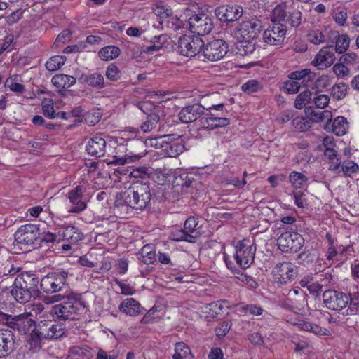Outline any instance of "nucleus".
Instances as JSON below:
<instances>
[{
  "mask_svg": "<svg viewBox=\"0 0 359 359\" xmlns=\"http://www.w3.org/2000/svg\"><path fill=\"white\" fill-rule=\"evenodd\" d=\"M292 195L294 199V203L297 207L304 208L307 206L306 194L304 191L302 190H293Z\"/></svg>",
  "mask_w": 359,
  "mask_h": 359,
  "instance_id": "61",
  "label": "nucleus"
},
{
  "mask_svg": "<svg viewBox=\"0 0 359 359\" xmlns=\"http://www.w3.org/2000/svg\"><path fill=\"white\" fill-rule=\"evenodd\" d=\"M15 337L8 329L0 330V358L10 355L15 349Z\"/></svg>",
  "mask_w": 359,
  "mask_h": 359,
  "instance_id": "22",
  "label": "nucleus"
},
{
  "mask_svg": "<svg viewBox=\"0 0 359 359\" xmlns=\"http://www.w3.org/2000/svg\"><path fill=\"white\" fill-rule=\"evenodd\" d=\"M203 46L204 42L198 36L184 35L178 41L180 53L187 57H191L198 55V59H201V50Z\"/></svg>",
  "mask_w": 359,
  "mask_h": 359,
  "instance_id": "8",
  "label": "nucleus"
},
{
  "mask_svg": "<svg viewBox=\"0 0 359 359\" xmlns=\"http://www.w3.org/2000/svg\"><path fill=\"white\" fill-rule=\"evenodd\" d=\"M168 36L165 34H161L157 37H155V41L153 44L146 47L144 50L147 53H153L162 49L164 46V43L167 41Z\"/></svg>",
  "mask_w": 359,
  "mask_h": 359,
  "instance_id": "47",
  "label": "nucleus"
},
{
  "mask_svg": "<svg viewBox=\"0 0 359 359\" xmlns=\"http://www.w3.org/2000/svg\"><path fill=\"white\" fill-rule=\"evenodd\" d=\"M137 107L143 113L147 114V116L154 112L158 114L160 111L159 107L155 106L153 102L150 101L141 102L138 103Z\"/></svg>",
  "mask_w": 359,
  "mask_h": 359,
  "instance_id": "59",
  "label": "nucleus"
},
{
  "mask_svg": "<svg viewBox=\"0 0 359 359\" xmlns=\"http://www.w3.org/2000/svg\"><path fill=\"white\" fill-rule=\"evenodd\" d=\"M327 259L330 261H340L341 260L339 255H338L337 250L335 248V243L334 241H330L327 250L326 252Z\"/></svg>",
  "mask_w": 359,
  "mask_h": 359,
  "instance_id": "64",
  "label": "nucleus"
},
{
  "mask_svg": "<svg viewBox=\"0 0 359 359\" xmlns=\"http://www.w3.org/2000/svg\"><path fill=\"white\" fill-rule=\"evenodd\" d=\"M262 87L261 82L252 79L244 83L241 86V90L245 93L251 94L261 90Z\"/></svg>",
  "mask_w": 359,
  "mask_h": 359,
  "instance_id": "50",
  "label": "nucleus"
},
{
  "mask_svg": "<svg viewBox=\"0 0 359 359\" xmlns=\"http://www.w3.org/2000/svg\"><path fill=\"white\" fill-rule=\"evenodd\" d=\"M69 353L70 355L78 357V359H83L88 357L90 350L87 346H76L69 348Z\"/></svg>",
  "mask_w": 359,
  "mask_h": 359,
  "instance_id": "55",
  "label": "nucleus"
},
{
  "mask_svg": "<svg viewBox=\"0 0 359 359\" xmlns=\"http://www.w3.org/2000/svg\"><path fill=\"white\" fill-rule=\"evenodd\" d=\"M160 120V116L157 112L151 113L147 116L146 121H144L140 126V129L143 133H149L156 128L157 123Z\"/></svg>",
  "mask_w": 359,
  "mask_h": 359,
  "instance_id": "43",
  "label": "nucleus"
},
{
  "mask_svg": "<svg viewBox=\"0 0 359 359\" xmlns=\"http://www.w3.org/2000/svg\"><path fill=\"white\" fill-rule=\"evenodd\" d=\"M236 311L244 313H250L253 316H260L263 313L264 310L262 306L257 304L241 303L236 306Z\"/></svg>",
  "mask_w": 359,
  "mask_h": 359,
  "instance_id": "44",
  "label": "nucleus"
},
{
  "mask_svg": "<svg viewBox=\"0 0 359 359\" xmlns=\"http://www.w3.org/2000/svg\"><path fill=\"white\" fill-rule=\"evenodd\" d=\"M152 9L156 15L162 18H167L172 13L170 8L162 1L156 2Z\"/></svg>",
  "mask_w": 359,
  "mask_h": 359,
  "instance_id": "52",
  "label": "nucleus"
},
{
  "mask_svg": "<svg viewBox=\"0 0 359 359\" xmlns=\"http://www.w3.org/2000/svg\"><path fill=\"white\" fill-rule=\"evenodd\" d=\"M151 189L147 182L136 181L125 191L116 194L115 206L116 208L130 207L142 210L150 203Z\"/></svg>",
  "mask_w": 359,
  "mask_h": 359,
  "instance_id": "2",
  "label": "nucleus"
},
{
  "mask_svg": "<svg viewBox=\"0 0 359 359\" xmlns=\"http://www.w3.org/2000/svg\"><path fill=\"white\" fill-rule=\"evenodd\" d=\"M288 77L290 79L295 80L300 89L302 86L308 87L310 86L314 79L315 74L309 69H304L291 72Z\"/></svg>",
  "mask_w": 359,
  "mask_h": 359,
  "instance_id": "25",
  "label": "nucleus"
},
{
  "mask_svg": "<svg viewBox=\"0 0 359 359\" xmlns=\"http://www.w3.org/2000/svg\"><path fill=\"white\" fill-rule=\"evenodd\" d=\"M289 181L293 188V190L299 191L306 187L308 178L301 172L292 171L289 175Z\"/></svg>",
  "mask_w": 359,
  "mask_h": 359,
  "instance_id": "33",
  "label": "nucleus"
},
{
  "mask_svg": "<svg viewBox=\"0 0 359 359\" xmlns=\"http://www.w3.org/2000/svg\"><path fill=\"white\" fill-rule=\"evenodd\" d=\"M170 238L172 240L175 241H185L187 242H193V236H189L184 231V229H176L172 231Z\"/></svg>",
  "mask_w": 359,
  "mask_h": 359,
  "instance_id": "60",
  "label": "nucleus"
},
{
  "mask_svg": "<svg viewBox=\"0 0 359 359\" xmlns=\"http://www.w3.org/2000/svg\"><path fill=\"white\" fill-rule=\"evenodd\" d=\"M126 154L123 158H119L117 162L123 165L140 160L147 154L146 140H135L126 144Z\"/></svg>",
  "mask_w": 359,
  "mask_h": 359,
  "instance_id": "13",
  "label": "nucleus"
},
{
  "mask_svg": "<svg viewBox=\"0 0 359 359\" xmlns=\"http://www.w3.org/2000/svg\"><path fill=\"white\" fill-rule=\"evenodd\" d=\"M193 355L189 347L184 342H178L175 346L173 359H192Z\"/></svg>",
  "mask_w": 359,
  "mask_h": 359,
  "instance_id": "40",
  "label": "nucleus"
},
{
  "mask_svg": "<svg viewBox=\"0 0 359 359\" xmlns=\"http://www.w3.org/2000/svg\"><path fill=\"white\" fill-rule=\"evenodd\" d=\"M51 82L53 86L58 88H68L76 83V78L72 76L60 74L55 75Z\"/></svg>",
  "mask_w": 359,
  "mask_h": 359,
  "instance_id": "31",
  "label": "nucleus"
},
{
  "mask_svg": "<svg viewBox=\"0 0 359 359\" xmlns=\"http://www.w3.org/2000/svg\"><path fill=\"white\" fill-rule=\"evenodd\" d=\"M11 294L15 300L20 303L27 302L31 298V292L20 283V286L16 285L11 290Z\"/></svg>",
  "mask_w": 359,
  "mask_h": 359,
  "instance_id": "35",
  "label": "nucleus"
},
{
  "mask_svg": "<svg viewBox=\"0 0 359 359\" xmlns=\"http://www.w3.org/2000/svg\"><path fill=\"white\" fill-rule=\"evenodd\" d=\"M42 111L43 115L48 118L53 119L56 117V113L54 110L53 103L51 100L43 101Z\"/></svg>",
  "mask_w": 359,
  "mask_h": 359,
  "instance_id": "63",
  "label": "nucleus"
},
{
  "mask_svg": "<svg viewBox=\"0 0 359 359\" xmlns=\"http://www.w3.org/2000/svg\"><path fill=\"white\" fill-rule=\"evenodd\" d=\"M256 250L250 240L239 241L235 245L233 255L236 264L243 269L250 267L254 262Z\"/></svg>",
  "mask_w": 359,
  "mask_h": 359,
  "instance_id": "7",
  "label": "nucleus"
},
{
  "mask_svg": "<svg viewBox=\"0 0 359 359\" xmlns=\"http://www.w3.org/2000/svg\"><path fill=\"white\" fill-rule=\"evenodd\" d=\"M69 276V272L64 270L49 273L41 279V289L47 294L60 292L67 285Z\"/></svg>",
  "mask_w": 359,
  "mask_h": 359,
  "instance_id": "5",
  "label": "nucleus"
},
{
  "mask_svg": "<svg viewBox=\"0 0 359 359\" xmlns=\"http://www.w3.org/2000/svg\"><path fill=\"white\" fill-rule=\"evenodd\" d=\"M342 171L346 176H351L355 173L358 169V165L353 161H344L341 165Z\"/></svg>",
  "mask_w": 359,
  "mask_h": 359,
  "instance_id": "62",
  "label": "nucleus"
},
{
  "mask_svg": "<svg viewBox=\"0 0 359 359\" xmlns=\"http://www.w3.org/2000/svg\"><path fill=\"white\" fill-rule=\"evenodd\" d=\"M36 327L43 339H57L65 334L62 325L51 320H41Z\"/></svg>",
  "mask_w": 359,
  "mask_h": 359,
  "instance_id": "18",
  "label": "nucleus"
},
{
  "mask_svg": "<svg viewBox=\"0 0 359 359\" xmlns=\"http://www.w3.org/2000/svg\"><path fill=\"white\" fill-rule=\"evenodd\" d=\"M224 107V104H219L205 109L203 116L199 119L201 128L212 130L228 126L230 123L229 119L222 116Z\"/></svg>",
  "mask_w": 359,
  "mask_h": 359,
  "instance_id": "3",
  "label": "nucleus"
},
{
  "mask_svg": "<svg viewBox=\"0 0 359 359\" xmlns=\"http://www.w3.org/2000/svg\"><path fill=\"white\" fill-rule=\"evenodd\" d=\"M224 259L228 269L232 270V271L236 276V278L240 281L245 283L250 289H255L257 287L258 284L252 277L248 276L245 273H243V271H241V270L234 269L235 267L233 266V264L229 260L228 256L226 255V253L224 254Z\"/></svg>",
  "mask_w": 359,
  "mask_h": 359,
  "instance_id": "27",
  "label": "nucleus"
},
{
  "mask_svg": "<svg viewBox=\"0 0 359 359\" xmlns=\"http://www.w3.org/2000/svg\"><path fill=\"white\" fill-rule=\"evenodd\" d=\"M61 236L65 240L76 243L83 238V234L74 226L68 225L62 226L60 231Z\"/></svg>",
  "mask_w": 359,
  "mask_h": 359,
  "instance_id": "30",
  "label": "nucleus"
},
{
  "mask_svg": "<svg viewBox=\"0 0 359 359\" xmlns=\"http://www.w3.org/2000/svg\"><path fill=\"white\" fill-rule=\"evenodd\" d=\"M299 330L311 332L318 336H329L330 332L325 328H323L317 324L309 321L299 320L294 323Z\"/></svg>",
  "mask_w": 359,
  "mask_h": 359,
  "instance_id": "28",
  "label": "nucleus"
},
{
  "mask_svg": "<svg viewBox=\"0 0 359 359\" xmlns=\"http://www.w3.org/2000/svg\"><path fill=\"white\" fill-rule=\"evenodd\" d=\"M324 156L328 160L330 170L336 171L339 169L341 167V160L334 148L329 147V149H325Z\"/></svg>",
  "mask_w": 359,
  "mask_h": 359,
  "instance_id": "34",
  "label": "nucleus"
},
{
  "mask_svg": "<svg viewBox=\"0 0 359 359\" xmlns=\"http://www.w3.org/2000/svg\"><path fill=\"white\" fill-rule=\"evenodd\" d=\"M243 8L238 5H223L215 9V15L220 21L234 22L243 15Z\"/></svg>",
  "mask_w": 359,
  "mask_h": 359,
  "instance_id": "19",
  "label": "nucleus"
},
{
  "mask_svg": "<svg viewBox=\"0 0 359 359\" xmlns=\"http://www.w3.org/2000/svg\"><path fill=\"white\" fill-rule=\"evenodd\" d=\"M65 61L66 57L65 56L55 55L46 62V67L49 71H56L65 64Z\"/></svg>",
  "mask_w": 359,
  "mask_h": 359,
  "instance_id": "48",
  "label": "nucleus"
},
{
  "mask_svg": "<svg viewBox=\"0 0 359 359\" xmlns=\"http://www.w3.org/2000/svg\"><path fill=\"white\" fill-rule=\"evenodd\" d=\"M323 127L328 132L332 131L337 136H343L347 133L348 123L344 116H337L332 122L324 124Z\"/></svg>",
  "mask_w": 359,
  "mask_h": 359,
  "instance_id": "26",
  "label": "nucleus"
},
{
  "mask_svg": "<svg viewBox=\"0 0 359 359\" xmlns=\"http://www.w3.org/2000/svg\"><path fill=\"white\" fill-rule=\"evenodd\" d=\"M312 122L311 117L297 116L292 120V126L294 130L304 132L311 127Z\"/></svg>",
  "mask_w": 359,
  "mask_h": 359,
  "instance_id": "39",
  "label": "nucleus"
},
{
  "mask_svg": "<svg viewBox=\"0 0 359 359\" xmlns=\"http://www.w3.org/2000/svg\"><path fill=\"white\" fill-rule=\"evenodd\" d=\"M312 93L308 90L302 92L296 98L294 107L298 109H303L306 104L310 103L311 100Z\"/></svg>",
  "mask_w": 359,
  "mask_h": 359,
  "instance_id": "49",
  "label": "nucleus"
},
{
  "mask_svg": "<svg viewBox=\"0 0 359 359\" xmlns=\"http://www.w3.org/2000/svg\"><path fill=\"white\" fill-rule=\"evenodd\" d=\"M263 25L260 20L257 18L244 19L235 28V36L243 41H252L260 34Z\"/></svg>",
  "mask_w": 359,
  "mask_h": 359,
  "instance_id": "6",
  "label": "nucleus"
},
{
  "mask_svg": "<svg viewBox=\"0 0 359 359\" xmlns=\"http://www.w3.org/2000/svg\"><path fill=\"white\" fill-rule=\"evenodd\" d=\"M79 81L81 83H86L89 86L97 89H102L105 87L104 76L97 72L82 74L79 78Z\"/></svg>",
  "mask_w": 359,
  "mask_h": 359,
  "instance_id": "29",
  "label": "nucleus"
},
{
  "mask_svg": "<svg viewBox=\"0 0 359 359\" xmlns=\"http://www.w3.org/2000/svg\"><path fill=\"white\" fill-rule=\"evenodd\" d=\"M302 14L299 10H294L287 14L285 22L290 25L293 27H297L302 23Z\"/></svg>",
  "mask_w": 359,
  "mask_h": 359,
  "instance_id": "54",
  "label": "nucleus"
},
{
  "mask_svg": "<svg viewBox=\"0 0 359 359\" xmlns=\"http://www.w3.org/2000/svg\"><path fill=\"white\" fill-rule=\"evenodd\" d=\"M198 224V219L195 217H189L184 224V229L185 232L189 236H193V241L200 236Z\"/></svg>",
  "mask_w": 359,
  "mask_h": 359,
  "instance_id": "41",
  "label": "nucleus"
},
{
  "mask_svg": "<svg viewBox=\"0 0 359 359\" xmlns=\"http://www.w3.org/2000/svg\"><path fill=\"white\" fill-rule=\"evenodd\" d=\"M120 54V49L115 46H107L100 50L98 56L102 60L109 61L116 58Z\"/></svg>",
  "mask_w": 359,
  "mask_h": 359,
  "instance_id": "37",
  "label": "nucleus"
},
{
  "mask_svg": "<svg viewBox=\"0 0 359 359\" xmlns=\"http://www.w3.org/2000/svg\"><path fill=\"white\" fill-rule=\"evenodd\" d=\"M43 339V337L39 334L37 327H36L34 330L29 339L27 341L28 345L29 346V350H31L33 353L38 352L41 348V340Z\"/></svg>",
  "mask_w": 359,
  "mask_h": 359,
  "instance_id": "45",
  "label": "nucleus"
},
{
  "mask_svg": "<svg viewBox=\"0 0 359 359\" xmlns=\"http://www.w3.org/2000/svg\"><path fill=\"white\" fill-rule=\"evenodd\" d=\"M184 19L187 20L189 30L198 36L209 34L213 28L212 18L205 13H196L190 9H187Z\"/></svg>",
  "mask_w": 359,
  "mask_h": 359,
  "instance_id": "4",
  "label": "nucleus"
},
{
  "mask_svg": "<svg viewBox=\"0 0 359 359\" xmlns=\"http://www.w3.org/2000/svg\"><path fill=\"white\" fill-rule=\"evenodd\" d=\"M325 306L334 311H339L346 307L349 303L348 294L334 290H328L323 294Z\"/></svg>",
  "mask_w": 359,
  "mask_h": 359,
  "instance_id": "14",
  "label": "nucleus"
},
{
  "mask_svg": "<svg viewBox=\"0 0 359 359\" xmlns=\"http://www.w3.org/2000/svg\"><path fill=\"white\" fill-rule=\"evenodd\" d=\"M86 148L89 155L101 157L106 152V140L100 135H95L88 140Z\"/></svg>",
  "mask_w": 359,
  "mask_h": 359,
  "instance_id": "23",
  "label": "nucleus"
},
{
  "mask_svg": "<svg viewBox=\"0 0 359 359\" xmlns=\"http://www.w3.org/2000/svg\"><path fill=\"white\" fill-rule=\"evenodd\" d=\"M348 86L343 82L336 83L331 89V94L337 100H342L347 94Z\"/></svg>",
  "mask_w": 359,
  "mask_h": 359,
  "instance_id": "51",
  "label": "nucleus"
},
{
  "mask_svg": "<svg viewBox=\"0 0 359 359\" xmlns=\"http://www.w3.org/2000/svg\"><path fill=\"white\" fill-rule=\"evenodd\" d=\"M310 114L313 121L325 123V124L330 123L332 118V114L329 110L322 111H313Z\"/></svg>",
  "mask_w": 359,
  "mask_h": 359,
  "instance_id": "46",
  "label": "nucleus"
},
{
  "mask_svg": "<svg viewBox=\"0 0 359 359\" xmlns=\"http://www.w3.org/2000/svg\"><path fill=\"white\" fill-rule=\"evenodd\" d=\"M278 248L285 252H297L304 243L302 236L294 231L283 233L277 240Z\"/></svg>",
  "mask_w": 359,
  "mask_h": 359,
  "instance_id": "10",
  "label": "nucleus"
},
{
  "mask_svg": "<svg viewBox=\"0 0 359 359\" xmlns=\"http://www.w3.org/2000/svg\"><path fill=\"white\" fill-rule=\"evenodd\" d=\"M287 3L286 2H282L279 4H278L272 12V21L273 23L276 21L280 22V21H285L287 17V14L289 12L287 11Z\"/></svg>",
  "mask_w": 359,
  "mask_h": 359,
  "instance_id": "42",
  "label": "nucleus"
},
{
  "mask_svg": "<svg viewBox=\"0 0 359 359\" xmlns=\"http://www.w3.org/2000/svg\"><path fill=\"white\" fill-rule=\"evenodd\" d=\"M15 79V76L8 78L6 81L5 86L14 93H24L25 91V86L17 83Z\"/></svg>",
  "mask_w": 359,
  "mask_h": 359,
  "instance_id": "58",
  "label": "nucleus"
},
{
  "mask_svg": "<svg viewBox=\"0 0 359 359\" xmlns=\"http://www.w3.org/2000/svg\"><path fill=\"white\" fill-rule=\"evenodd\" d=\"M205 108L198 104L183 107L178 114L179 119L184 123H189L200 118Z\"/></svg>",
  "mask_w": 359,
  "mask_h": 359,
  "instance_id": "21",
  "label": "nucleus"
},
{
  "mask_svg": "<svg viewBox=\"0 0 359 359\" xmlns=\"http://www.w3.org/2000/svg\"><path fill=\"white\" fill-rule=\"evenodd\" d=\"M349 37L346 34L339 35L337 42L335 48L334 50L339 53H344L346 51L348 48L349 47Z\"/></svg>",
  "mask_w": 359,
  "mask_h": 359,
  "instance_id": "56",
  "label": "nucleus"
},
{
  "mask_svg": "<svg viewBox=\"0 0 359 359\" xmlns=\"http://www.w3.org/2000/svg\"><path fill=\"white\" fill-rule=\"evenodd\" d=\"M120 312L129 316H137L145 310L140 303L134 298L124 299L118 306Z\"/></svg>",
  "mask_w": 359,
  "mask_h": 359,
  "instance_id": "24",
  "label": "nucleus"
},
{
  "mask_svg": "<svg viewBox=\"0 0 359 359\" xmlns=\"http://www.w3.org/2000/svg\"><path fill=\"white\" fill-rule=\"evenodd\" d=\"M184 15L185 12L181 15V17H178L177 15H171L170 14L168 17H167V27L174 31H177L184 28L185 26H188L187 20L184 19Z\"/></svg>",
  "mask_w": 359,
  "mask_h": 359,
  "instance_id": "38",
  "label": "nucleus"
},
{
  "mask_svg": "<svg viewBox=\"0 0 359 359\" xmlns=\"http://www.w3.org/2000/svg\"><path fill=\"white\" fill-rule=\"evenodd\" d=\"M32 313H23L13 317L7 318V323L9 327L17 330L22 334H27L35 327V321L31 318Z\"/></svg>",
  "mask_w": 359,
  "mask_h": 359,
  "instance_id": "16",
  "label": "nucleus"
},
{
  "mask_svg": "<svg viewBox=\"0 0 359 359\" xmlns=\"http://www.w3.org/2000/svg\"><path fill=\"white\" fill-rule=\"evenodd\" d=\"M86 191V187L83 185H77L74 189L70 190L67 196L72 205L69 212L80 213L87 207L84 194Z\"/></svg>",
  "mask_w": 359,
  "mask_h": 359,
  "instance_id": "17",
  "label": "nucleus"
},
{
  "mask_svg": "<svg viewBox=\"0 0 359 359\" xmlns=\"http://www.w3.org/2000/svg\"><path fill=\"white\" fill-rule=\"evenodd\" d=\"M228 48L226 41L222 39H215L203 46L201 57L203 56L209 61H218L226 55Z\"/></svg>",
  "mask_w": 359,
  "mask_h": 359,
  "instance_id": "12",
  "label": "nucleus"
},
{
  "mask_svg": "<svg viewBox=\"0 0 359 359\" xmlns=\"http://www.w3.org/2000/svg\"><path fill=\"white\" fill-rule=\"evenodd\" d=\"M335 60L333 46L323 47L316 55L312 64L318 69H324L331 66Z\"/></svg>",
  "mask_w": 359,
  "mask_h": 359,
  "instance_id": "20",
  "label": "nucleus"
},
{
  "mask_svg": "<svg viewBox=\"0 0 359 359\" xmlns=\"http://www.w3.org/2000/svg\"><path fill=\"white\" fill-rule=\"evenodd\" d=\"M308 40L313 44L318 45L325 41L324 33L319 29H312L308 34Z\"/></svg>",
  "mask_w": 359,
  "mask_h": 359,
  "instance_id": "57",
  "label": "nucleus"
},
{
  "mask_svg": "<svg viewBox=\"0 0 359 359\" xmlns=\"http://www.w3.org/2000/svg\"><path fill=\"white\" fill-rule=\"evenodd\" d=\"M19 279L22 280L24 283L23 285L29 289L30 292L31 290L36 291L38 290V285L40 281L35 275L29 273L22 274V276H19L15 279V284L19 282Z\"/></svg>",
  "mask_w": 359,
  "mask_h": 359,
  "instance_id": "36",
  "label": "nucleus"
},
{
  "mask_svg": "<svg viewBox=\"0 0 359 359\" xmlns=\"http://www.w3.org/2000/svg\"><path fill=\"white\" fill-rule=\"evenodd\" d=\"M14 236L18 243L32 245L40 238V230L35 224H26L18 229Z\"/></svg>",
  "mask_w": 359,
  "mask_h": 359,
  "instance_id": "15",
  "label": "nucleus"
},
{
  "mask_svg": "<svg viewBox=\"0 0 359 359\" xmlns=\"http://www.w3.org/2000/svg\"><path fill=\"white\" fill-rule=\"evenodd\" d=\"M287 34L286 26L274 22L265 29L262 34L263 41L269 46H280L284 43Z\"/></svg>",
  "mask_w": 359,
  "mask_h": 359,
  "instance_id": "11",
  "label": "nucleus"
},
{
  "mask_svg": "<svg viewBox=\"0 0 359 359\" xmlns=\"http://www.w3.org/2000/svg\"><path fill=\"white\" fill-rule=\"evenodd\" d=\"M273 278L279 285H285L297 276V267L289 262L278 263L272 270Z\"/></svg>",
  "mask_w": 359,
  "mask_h": 359,
  "instance_id": "9",
  "label": "nucleus"
},
{
  "mask_svg": "<svg viewBox=\"0 0 359 359\" xmlns=\"http://www.w3.org/2000/svg\"><path fill=\"white\" fill-rule=\"evenodd\" d=\"M65 301L52 306L50 313L60 321L78 320L88 311L87 302L81 294H58L46 299V304Z\"/></svg>",
  "mask_w": 359,
  "mask_h": 359,
  "instance_id": "1",
  "label": "nucleus"
},
{
  "mask_svg": "<svg viewBox=\"0 0 359 359\" xmlns=\"http://www.w3.org/2000/svg\"><path fill=\"white\" fill-rule=\"evenodd\" d=\"M169 139V135H163L156 138L147 139L146 140V143L147 147L151 146L156 149H162L164 151V149H165V145L167 143V140Z\"/></svg>",
  "mask_w": 359,
  "mask_h": 359,
  "instance_id": "53",
  "label": "nucleus"
},
{
  "mask_svg": "<svg viewBox=\"0 0 359 359\" xmlns=\"http://www.w3.org/2000/svg\"><path fill=\"white\" fill-rule=\"evenodd\" d=\"M165 146V149H164V153L166 156L170 157L177 156L182 154L185 149L182 140H177L170 142L168 140Z\"/></svg>",
  "mask_w": 359,
  "mask_h": 359,
  "instance_id": "32",
  "label": "nucleus"
}]
</instances>
